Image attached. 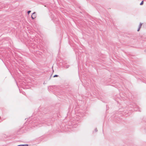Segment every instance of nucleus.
<instances>
[{"label":"nucleus","mask_w":146,"mask_h":146,"mask_svg":"<svg viewBox=\"0 0 146 146\" xmlns=\"http://www.w3.org/2000/svg\"><path fill=\"white\" fill-rule=\"evenodd\" d=\"M36 17V13L35 12L33 13L32 15H31L32 18L33 19H34Z\"/></svg>","instance_id":"nucleus-1"},{"label":"nucleus","mask_w":146,"mask_h":146,"mask_svg":"<svg viewBox=\"0 0 146 146\" xmlns=\"http://www.w3.org/2000/svg\"><path fill=\"white\" fill-rule=\"evenodd\" d=\"M17 146H28V145L27 144L20 145Z\"/></svg>","instance_id":"nucleus-2"},{"label":"nucleus","mask_w":146,"mask_h":146,"mask_svg":"<svg viewBox=\"0 0 146 146\" xmlns=\"http://www.w3.org/2000/svg\"><path fill=\"white\" fill-rule=\"evenodd\" d=\"M144 3V1H142L140 3V5H142Z\"/></svg>","instance_id":"nucleus-3"},{"label":"nucleus","mask_w":146,"mask_h":146,"mask_svg":"<svg viewBox=\"0 0 146 146\" xmlns=\"http://www.w3.org/2000/svg\"><path fill=\"white\" fill-rule=\"evenodd\" d=\"M31 11H29L27 12V13L28 14H29V13H31Z\"/></svg>","instance_id":"nucleus-4"},{"label":"nucleus","mask_w":146,"mask_h":146,"mask_svg":"<svg viewBox=\"0 0 146 146\" xmlns=\"http://www.w3.org/2000/svg\"><path fill=\"white\" fill-rule=\"evenodd\" d=\"M58 76L57 75H55L54 76V77H58Z\"/></svg>","instance_id":"nucleus-5"},{"label":"nucleus","mask_w":146,"mask_h":146,"mask_svg":"<svg viewBox=\"0 0 146 146\" xmlns=\"http://www.w3.org/2000/svg\"><path fill=\"white\" fill-rule=\"evenodd\" d=\"M139 28L138 30L137 31H139Z\"/></svg>","instance_id":"nucleus-6"}]
</instances>
